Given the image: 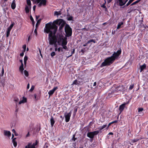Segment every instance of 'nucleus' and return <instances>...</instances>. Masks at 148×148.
Segmentation results:
<instances>
[{
  "instance_id": "nucleus-2",
  "label": "nucleus",
  "mask_w": 148,
  "mask_h": 148,
  "mask_svg": "<svg viewBox=\"0 0 148 148\" xmlns=\"http://www.w3.org/2000/svg\"><path fill=\"white\" fill-rule=\"evenodd\" d=\"M58 23V21L56 20L53 21V23L50 22L47 24V25H48L51 30H53V34H56L58 29V27L56 25H57Z\"/></svg>"
},
{
  "instance_id": "nucleus-37",
  "label": "nucleus",
  "mask_w": 148,
  "mask_h": 148,
  "mask_svg": "<svg viewBox=\"0 0 148 148\" xmlns=\"http://www.w3.org/2000/svg\"><path fill=\"white\" fill-rule=\"evenodd\" d=\"M48 143H46L44 146H43V148H48Z\"/></svg>"
},
{
  "instance_id": "nucleus-62",
  "label": "nucleus",
  "mask_w": 148,
  "mask_h": 148,
  "mask_svg": "<svg viewBox=\"0 0 148 148\" xmlns=\"http://www.w3.org/2000/svg\"><path fill=\"white\" fill-rule=\"evenodd\" d=\"M61 47H59L58 49V52H60L61 51Z\"/></svg>"
},
{
  "instance_id": "nucleus-3",
  "label": "nucleus",
  "mask_w": 148,
  "mask_h": 148,
  "mask_svg": "<svg viewBox=\"0 0 148 148\" xmlns=\"http://www.w3.org/2000/svg\"><path fill=\"white\" fill-rule=\"evenodd\" d=\"M48 36L49 44L50 45L54 44L56 46V44L57 42V39L56 34H52L51 32L49 33Z\"/></svg>"
},
{
  "instance_id": "nucleus-58",
  "label": "nucleus",
  "mask_w": 148,
  "mask_h": 148,
  "mask_svg": "<svg viewBox=\"0 0 148 148\" xmlns=\"http://www.w3.org/2000/svg\"><path fill=\"white\" fill-rule=\"evenodd\" d=\"M24 54V52H22L20 53V56H23Z\"/></svg>"
},
{
  "instance_id": "nucleus-4",
  "label": "nucleus",
  "mask_w": 148,
  "mask_h": 148,
  "mask_svg": "<svg viewBox=\"0 0 148 148\" xmlns=\"http://www.w3.org/2000/svg\"><path fill=\"white\" fill-rule=\"evenodd\" d=\"M64 31L66 33L65 36L69 37L71 36L72 34V29L70 26L68 24H66L64 28Z\"/></svg>"
},
{
  "instance_id": "nucleus-32",
  "label": "nucleus",
  "mask_w": 148,
  "mask_h": 148,
  "mask_svg": "<svg viewBox=\"0 0 148 148\" xmlns=\"http://www.w3.org/2000/svg\"><path fill=\"white\" fill-rule=\"evenodd\" d=\"M41 20V19H40L38 20L37 21V22L36 25V28H37L38 27V24H40Z\"/></svg>"
},
{
  "instance_id": "nucleus-25",
  "label": "nucleus",
  "mask_w": 148,
  "mask_h": 148,
  "mask_svg": "<svg viewBox=\"0 0 148 148\" xmlns=\"http://www.w3.org/2000/svg\"><path fill=\"white\" fill-rule=\"evenodd\" d=\"M123 24V22H121L118 23L117 27V29H119L121 28V26Z\"/></svg>"
},
{
  "instance_id": "nucleus-19",
  "label": "nucleus",
  "mask_w": 148,
  "mask_h": 148,
  "mask_svg": "<svg viewBox=\"0 0 148 148\" xmlns=\"http://www.w3.org/2000/svg\"><path fill=\"white\" fill-rule=\"evenodd\" d=\"M31 9V6H30L29 8L27 5L25 6V12L26 13H28L29 12L30 9Z\"/></svg>"
},
{
  "instance_id": "nucleus-18",
  "label": "nucleus",
  "mask_w": 148,
  "mask_h": 148,
  "mask_svg": "<svg viewBox=\"0 0 148 148\" xmlns=\"http://www.w3.org/2000/svg\"><path fill=\"white\" fill-rule=\"evenodd\" d=\"M87 136L90 138L92 139L94 137V136L92 132H88L87 134Z\"/></svg>"
},
{
  "instance_id": "nucleus-5",
  "label": "nucleus",
  "mask_w": 148,
  "mask_h": 148,
  "mask_svg": "<svg viewBox=\"0 0 148 148\" xmlns=\"http://www.w3.org/2000/svg\"><path fill=\"white\" fill-rule=\"evenodd\" d=\"M57 21H58V23L57 25L60 26L59 28V31L60 32H62V30L66 24V23L62 19H57Z\"/></svg>"
},
{
  "instance_id": "nucleus-46",
  "label": "nucleus",
  "mask_w": 148,
  "mask_h": 148,
  "mask_svg": "<svg viewBox=\"0 0 148 148\" xmlns=\"http://www.w3.org/2000/svg\"><path fill=\"white\" fill-rule=\"evenodd\" d=\"M54 15H55L58 16L60 15V14L59 13V12L58 11H55Z\"/></svg>"
},
{
  "instance_id": "nucleus-14",
  "label": "nucleus",
  "mask_w": 148,
  "mask_h": 148,
  "mask_svg": "<svg viewBox=\"0 0 148 148\" xmlns=\"http://www.w3.org/2000/svg\"><path fill=\"white\" fill-rule=\"evenodd\" d=\"M67 43V38L66 37H64V38L62 39L61 45L63 46V45H66Z\"/></svg>"
},
{
  "instance_id": "nucleus-31",
  "label": "nucleus",
  "mask_w": 148,
  "mask_h": 148,
  "mask_svg": "<svg viewBox=\"0 0 148 148\" xmlns=\"http://www.w3.org/2000/svg\"><path fill=\"white\" fill-rule=\"evenodd\" d=\"M91 42H94V43H95L96 42V41H95V40H94V39H91V40H88L87 42V44H88L89 43H90Z\"/></svg>"
},
{
  "instance_id": "nucleus-59",
  "label": "nucleus",
  "mask_w": 148,
  "mask_h": 148,
  "mask_svg": "<svg viewBox=\"0 0 148 148\" xmlns=\"http://www.w3.org/2000/svg\"><path fill=\"white\" fill-rule=\"evenodd\" d=\"M36 5H34L33 7V10L34 11H35V9H36Z\"/></svg>"
},
{
  "instance_id": "nucleus-60",
  "label": "nucleus",
  "mask_w": 148,
  "mask_h": 148,
  "mask_svg": "<svg viewBox=\"0 0 148 148\" xmlns=\"http://www.w3.org/2000/svg\"><path fill=\"white\" fill-rule=\"evenodd\" d=\"M75 49H73V50L71 52V53H72V54H71V55L73 53H75Z\"/></svg>"
},
{
  "instance_id": "nucleus-48",
  "label": "nucleus",
  "mask_w": 148,
  "mask_h": 148,
  "mask_svg": "<svg viewBox=\"0 0 148 148\" xmlns=\"http://www.w3.org/2000/svg\"><path fill=\"white\" fill-rule=\"evenodd\" d=\"M76 139L77 138H75V136L74 135L72 138V140L74 141H75Z\"/></svg>"
},
{
  "instance_id": "nucleus-10",
  "label": "nucleus",
  "mask_w": 148,
  "mask_h": 148,
  "mask_svg": "<svg viewBox=\"0 0 148 148\" xmlns=\"http://www.w3.org/2000/svg\"><path fill=\"white\" fill-rule=\"evenodd\" d=\"M116 88V90L122 91L124 90V87L123 85L120 84L119 86H117V87Z\"/></svg>"
},
{
  "instance_id": "nucleus-9",
  "label": "nucleus",
  "mask_w": 148,
  "mask_h": 148,
  "mask_svg": "<svg viewBox=\"0 0 148 148\" xmlns=\"http://www.w3.org/2000/svg\"><path fill=\"white\" fill-rule=\"evenodd\" d=\"M128 1V0H118L116 3H119L120 6H122L124 5Z\"/></svg>"
},
{
  "instance_id": "nucleus-26",
  "label": "nucleus",
  "mask_w": 148,
  "mask_h": 148,
  "mask_svg": "<svg viewBox=\"0 0 148 148\" xmlns=\"http://www.w3.org/2000/svg\"><path fill=\"white\" fill-rule=\"evenodd\" d=\"M19 71L21 73H23V71L24 69L23 68V64H21V65L19 67Z\"/></svg>"
},
{
  "instance_id": "nucleus-28",
  "label": "nucleus",
  "mask_w": 148,
  "mask_h": 148,
  "mask_svg": "<svg viewBox=\"0 0 148 148\" xmlns=\"http://www.w3.org/2000/svg\"><path fill=\"white\" fill-rule=\"evenodd\" d=\"M139 139L138 138H134L133 139H132L131 140V143H134L136 142H137L139 140Z\"/></svg>"
},
{
  "instance_id": "nucleus-36",
  "label": "nucleus",
  "mask_w": 148,
  "mask_h": 148,
  "mask_svg": "<svg viewBox=\"0 0 148 148\" xmlns=\"http://www.w3.org/2000/svg\"><path fill=\"white\" fill-rule=\"evenodd\" d=\"M27 4L29 6H31V2L30 0H27Z\"/></svg>"
},
{
  "instance_id": "nucleus-12",
  "label": "nucleus",
  "mask_w": 148,
  "mask_h": 148,
  "mask_svg": "<svg viewBox=\"0 0 148 148\" xmlns=\"http://www.w3.org/2000/svg\"><path fill=\"white\" fill-rule=\"evenodd\" d=\"M45 28L46 29L45 30V32H46L47 33H50L51 32L52 34H53L52 31L51 30L48 25H47V24L46 25Z\"/></svg>"
},
{
  "instance_id": "nucleus-7",
  "label": "nucleus",
  "mask_w": 148,
  "mask_h": 148,
  "mask_svg": "<svg viewBox=\"0 0 148 148\" xmlns=\"http://www.w3.org/2000/svg\"><path fill=\"white\" fill-rule=\"evenodd\" d=\"M37 3H39L38 6L39 7H41L42 5L45 6L46 5L47 1L46 0H36Z\"/></svg>"
},
{
  "instance_id": "nucleus-6",
  "label": "nucleus",
  "mask_w": 148,
  "mask_h": 148,
  "mask_svg": "<svg viewBox=\"0 0 148 148\" xmlns=\"http://www.w3.org/2000/svg\"><path fill=\"white\" fill-rule=\"evenodd\" d=\"M38 143V141L36 140L35 142L32 144V143H28L27 145L25 146V148H35V146H37Z\"/></svg>"
},
{
  "instance_id": "nucleus-42",
  "label": "nucleus",
  "mask_w": 148,
  "mask_h": 148,
  "mask_svg": "<svg viewBox=\"0 0 148 148\" xmlns=\"http://www.w3.org/2000/svg\"><path fill=\"white\" fill-rule=\"evenodd\" d=\"M30 20L34 24V23H35V22L34 21V19H33V18L32 17V15H31L30 16Z\"/></svg>"
},
{
  "instance_id": "nucleus-38",
  "label": "nucleus",
  "mask_w": 148,
  "mask_h": 148,
  "mask_svg": "<svg viewBox=\"0 0 148 148\" xmlns=\"http://www.w3.org/2000/svg\"><path fill=\"white\" fill-rule=\"evenodd\" d=\"M62 34H60L59 35V38H58V40L60 41H61L62 40V39L63 38H62Z\"/></svg>"
},
{
  "instance_id": "nucleus-47",
  "label": "nucleus",
  "mask_w": 148,
  "mask_h": 148,
  "mask_svg": "<svg viewBox=\"0 0 148 148\" xmlns=\"http://www.w3.org/2000/svg\"><path fill=\"white\" fill-rule=\"evenodd\" d=\"M34 86H32L31 89H30V90H29L31 91V92H32V91H33V90H34Z\"/></svg>"
},
{
  "instance_id": "nucleus-33",
  "label": "nucleus",
  "mask_w": 148,
  "mask_h": 148,
  "mask_svg": "<svg viewBox=\"0 0 148 148\" xmlns=\"http://www.w3.org/2000/svg\"><path fill=\"white\" fill-rule=\"evenodd\" d=\"M11 30L7 29L6 32V37H8L9 36Z\"/></svg>"
},
{
  "instance_id": "nucleus-53",
  "label": "nucleus",
  "mask_w": 148,
  "mask_h": 148,
  "mask_svg": "<svg viewBox=\"0 0 148 148\" xmlns=\"http://www.w3.org/2000/svg\"><path fill=\"white\" fill-rule=\"evenodd\" d=\"M37 97V95L36 94H35L34 95V98L36 100V101L38 100V97Z\"/></svg>"
},
{
  "instance_id": "nucleus-56",
  "label": "nucleus",
  "mask_w": 148,
  "mask_h": 148,
  "mask_svg": "<svg viewBox=\"0 0 148 148\" xmlns=\"http://www.w3.org/2000/svg\"><path fill=\"white\" fill-rule=\"evenodd\" d=\"M111 124H111V123H110H110L108 124V126H107V129H108V128L110 126Z\"/></svg>"
},
{
  "instance_id": "nucleus-51",
  "label": "nucleus",
  "mask_w": 148,
  "mask_h": 148,
  "mask_svg": "<svg viewBox=\"0 0 148 148\" xmlns=\"http://www.w3.org/2000/svg\"><path fill=\"white\" fill-rule=\"evenodd\" d=\"M23 48L24 50V51H25L26 48V45H24L23 46Z\"/></svg>"
},
{
  "instance_id": "nucleus-22",
  "label": "nucleus",
  "mask_w": 148,
  "mask_h": 148,
  "mask_svg": "<svg viewBox=\"0 0 148 148\" xmlns=\"http://www.w3.org/2000/svg\"><path fill=\"white\" fill-rule=\"evenodd\" d=\"M50 122L51 125L52 127L53 126L55 123V121L54 120L53 117L52 116H51V118L50 119Z\"/></svg>"
},
{
  "instance_id": "nucleus-45",
  "label": "nucleus",
  "mask_w": 148,
  "mask_h": 148,
  "mask_svg": "<svg viewBox=\"0 0 148 148\" xmlns=\"http://www.w3.org/2000/svg\"><path fill=\"white\" fill-rule=\"evenodd\" d=\"M134 87V84H132L131 85H130V87L129 88V90H132L133 88Z\"/></svg>"
},
{
  "instance_id": "nucleus-57",
  "label": "nucleus",
  "mask_w": 148,
  "mask_h": 148,
  "mask_svg": "<svg viewBox=\"0 0 148 148\" xmlns=\"http://www.w3.org/2000/svg\"><path fill=\"white\" fill-rule=\"evenodd\" d=\"M101 6L104 8H106V6L105 5V4H103Z\"/></svg>"
},
{
  "instance_id": "nucleus-35",
  "label": "nucleus",
  "mask_w": 148,
  "mask_h": 148,
  "mask_svg": "<svg viewBox=\"0 0 148 148\" xmlns=\"http://www.w3.org/2000/svg\"><path fill=\"white\" fill-rule=\"evenodd\" d=\"M24 73L25 74V76L27 77H28L29 76V73L26 70H25L24 71Z\"/></svg>"
},
{
  "instance_id": "nucleus-64",
  "label": "nucleus",
  "mask_w": 148,
  "mask_h": 148,
  "mask_svg": "<svg viewBox=\"0 0 148 148\" xmlns=\"http://www.w3.org/2000/svg\"><path fill=\"white\" fill-rule=\"evenodd\" d=\"M113 133L112 132H110L108 134V135H113Z\"/></svg>"
},
{
  "instance_id": "nucleus-11",
  "label": "nucleus",
  "mask_w": 148,
  "mask_h": 148,
  "mask_svg": "<svg viewBox=\"0 0 148 148\" xmlns=\"http://www.w3.org/2000/svg\"><path fill=\"white\" fill-rule=\"evenodd\" d=\"M58 89V87L56 86L54 87L52 89L49 90L48 92V94L49 95V97L52 95L54 93L55 91Z\"/></svg>"
},
{
  "instance_id": "nucleus-8",
  "label": "nucleus",
  "mask_w": 148,
  "mask_h": 148,
  "mask_svg": "<svg viewBox=\"0 0 148 148\" xmlns=\"http://www.w3.org/2000/svg\"><path fill=\"white\" fill-rule=\"evenodd\" d=\"M71 114V111H70V112L68 113H66V112L65 113L64 116L65 118V121L67 123L70 121Z\"/></svg>"
},
{
  "instance_id": "nucleus-63",
  "label": "nucleus",
  "mask_w": 148,
  "mask_h": 148,
  "mask_svg": "<svg viewBox=\"0 0 148 148\" xmlns=\"http://www.w3.org/2000/svg\"><path fill=\"white\" fill-rule=\"evenodd\" d=\"M97 83L96 82H94L93 85V86H95L96 85Z\"/></svg>"
},
{
  "instance_id": "nucleus-15",
  "label": "nucleus",
  "mask_w": 148,
  "mask_h": 148,
  "mask_svg": "<svg viewBox=\"0 0 148 148\" xmlns=\"http://www.w3.org/2000/svg\"><path fill=\"white\" fill-rule=\"evenodd\" d=\"M4 135L10 137L11 135V132L9 131L4 130L3 131Z\"/></svg>"
},
{
  "instance_id": "nucleus-40",
  "label": "nucleus",
  "mask_w": 148,
  "mask_h": 148,
  "mask_svg": "<svg viewBox=\"0 0 148 148\" xmlns=\"http://www.w3.org/2000/svg\"><path fill=\"white\" fill-rule=\"evenodd\" d=\"M4 73V70L3 67L2 71H1V74H0V76H3V75Z\"/></svg>"
},
{
  "instance_id": "nucleus-34",
  "label": "nucleus",
  "mask_w": 148,
  "mask_h": 148,
  "mask_svg": "<svg viewBox=\"0 0 148 148\" xmlns=\"http://www.w3.org/2000/svg\"><path fill=\"white\" fill-rule=\"evenodd\" d=\"M140 1V0H137V1H135L132 4H131V6L134 5L138 3Z\"/></svg>"
},
{
  "instance_id": "nucleus-16",
  "label": "nucleus",
  "mask_w": 148,
  "mask_h": 148,
  "mask_svg": "<svg viewBox=\"0 0 148 148\" xmlns=\"http://www.w3.org/2000/svg\"><path fill=\"white\" fill-rule=\"evenodd\" d=\"M7 1L8 0H1V4L3 7H5L7 5Z\"/></svg>"
},
{
  "instance_id": "nucleus-61",
  "label": "nucleus",
  "mask_w": 148,
  "mask_h": 148,
  "mask_svg": "<svg viewBox=\"0 0 148 148\" xmlns=\"http://www.w3.org/2000/svg\"><path fill=\"white\" fill-rule=\"evenodd\" d=\"M29 88V84L28 83L27 86V89H28Z\"/></svg>"
},
{
  "instance_id": "nucleus-17",
  "label": "nucleus",
  "mask_w": 148,
  "mask_h": 148,
  "mask_svg": "<svg viewBox=\"0 0 148 148\" xmlns=\"http://www.w3.org/2000/svg\"><path fill=\"white\" fill-rule=\"evenodd\" d=\"M146 64L144 63L143 65L140 66V72H142L144 69H145L146 68Z\"/></svg>"
},
{
  "instance_id": "nucleus-43",
  "label": "nucleus",
  "mask_w": 148,
  "mask_h": 148,
  "mask_svg": "<svg viewBox=\"0 0 148 148\" xmlns=\"http://www.w3.org/2000/svg\"><path fill=\"white\" fill-rule=\"evenodd\" d=\"M56 55V53L55 52L53 51L51 53V57H53V56Z\"/></svg>"
},
{
  "instance_id": "nucleus-49",
  "label": "nucleus",
  "mask_w": 148,
  "mask_h": 148,
  "mask_svg": "<svg viewBox=\"0 0 148 148\" xmlns=\"http://www.w3.org/2000/svg\"><path fill=\"white\" fill-rule=\"evenodd\" d=\"M27 57L26 56H25L24 58V61H27Z\"/></svg>"
},
{
  "instance_id": "nucleus-24",
  "label": "nucleus",
  "mask_w": 148,
  "mask_h": 148,
  "mask_svg": "<svg viewBox=\"0 0 148 148\" xmlns=\"http://www.w3.org/2000/svg\"><path fill=\"white\" fill-rule=\"evenodd\" d=\"M16 139V138H13L12 140V142L14 147H16L17 145V142L15 140Z\"/></svg>"
},
{
  "instance_id": "nucleus-39",
  "label": "nucleus",
  "mask_w": 148,
  "mask_h": 148,
  "mask_svg": "<svg viewBox=\"0 0 148 148\" xmlns=\"http://www.w3.org/2000/svg\"><path fill=\"white\" fill-rule=\"evenodd\" d=\"M14 24L13 23H12V24H11L10 25V26L9 27H8V29H9L10 30H11V29L12 28V27L14 26Z\"/></svg>"
},
{
  "instance_id": "nucleus-23",
  "label": "nucleus",
  "mask_w": 148,
  "mask_h": 148,
  "mask_svg": "<svg viewBox=\"0 0 148 148\" xmlns=\"http://www.w3.org/2000/svg\"><path fill=\"white\" fill-rule=\"evenodd\" d=\"M27 102V99L26 98L23 97V99L20 101L19 102V104H20L22 103H25Z\"/></svg>"
},
{
  "instance_id": "nucleus-13",
  "label": "nucleus",
  "mask_w": 148,
  "mask_h": 148,
  "mask_svg": "<svg viewBox=\"0 0 148 148\" xmlns=\"http://www.w3.org/2000/svg\"><path fill=\"white\" fill-rule=\"evenodd\" d=\"M125 104L123 103L120 106L119 108V110L120 112H121L125 108Z\"/></svg>"
},
{
  "instance_id": "nucleus-30",
  "label": "nucleus",
  "mask_w": 148,
  "mask_h": 148,
  "mask_svg": "<svg viewBox=\"0 0 148 148\" xmlns=\"http://www.w3.org/2000/svg\"><path fill=\"white\" fill-rule=\"evenodd\" d=\"M94 136L97 135L99 132V131L98 130H97L92 132Z\"/></svg>"
},
{
  "instance_id": "nucleus-29",
  "label": "nucleus",
  "mask_w": 148,
  "mask_h": 148,
  "mask_svg": "<svg viewBox=\"0 0 148 148\" xmlns=\"http://www.w3.org/2000/svg\"><path fill=\"white\" fill-rule=\"evenodd\" d=\"M107 126L106 125H104L102 126H100L99 127V131H101L103 129L106 127Z\"/></svg>"
},
{
  "instance_id": "nucleus-1",
  "label": "nucleus",
  "mask_w": 148,
  "mask_h": 148,
  "mask_svg": "<svg viewBox=\"0 0 148 148\" xmlns=\"http://www.w3.org/2000/svg\"><path fill=\"white\" fill-rule=\"evenodd\" d=\"M121 53V50H118L116 52H114L110 57L107 58L104 62L101 64V67L106 66H109L112 64L116 60H118L119 55Z\"/></svg>"
},
{
  "instance_id": "nucleus-20",
  "label": "nucleus",
  "mask_w": 148,
  "mask_h": 148,
  "mask_svg": "<svg viewBox=\"0 0 148 148\" xmlns=\"http://www.w3.org/2000/svg\"><path fill=\"white\" fill-rule=\"evenodd\" d=\"M81 83V82L80 81H78L77 79H76L73 81V84L79 86Z\"/></svg>"
},
{
  "instance_id": "nucleus-41",
  "label": "nucleus",
  "mask_w": 148,
  "mask_h": 148,
  "mask_svg": "<svg viewBox=\"0 0 148 148\" xmlns=\"http://www.w3.org/2000/svg\"><path fill=\"white\" fill-rule=\"evenodd\" d=\"M138 112H141L143 110V108H138Z\"/></svg>"
},
{
  "instance_id": "nucleus-44",
  "label": "nucleus",
  "mask_w": 148,
  "mask_h": 148,
  "mask_svg": "<svg viewBox=\"0 0 148 148\" xmlns=\"http://www.w3.org/2000/svg\"><path fill=\"white\" fill-rule=\"evenodd\" d=\"M62 48L63 49H65L66 50H68V49L67 48V47L66 46V45H63V46H62Z\"/></svg>"
},
{
  "instance_id": "nucleus-27",
  "label": "nucleus",
  "mask_w": 148,
  "mask_h": 148,
  "mask_svg": "<svg viewBox=\"0 0 148 148\" xmlns=\"http://www.w3.org/2000/svg\"><path fill=\"white\" fill-rule=\"evenodd\" d=\"M67 16H69L67 18V20L68 21H73V17L71 16H70V15H67Z\"/></svg>"
},
{
  "instance_id": "nucleus-54",
  "label": "nucleus",
  "mask_w": 148,
  "mask_h": 148,
  "mask_svg": "<svg viewBox=\"0 0 148 148\" xmlns=\"http://www.w3.org/2000/svg\"><path fill=\"white\" fill-rule=\"evenodd\" d=\"M14 101L16 102H17L19 101V99L18 98H16L14 99Z\"/></svg>"
},
{
  "instance_id": "nucleus-50",
  "label": "nucleus",
  "mask_w": 148,
  "mask_h": 148,
  "mask_svg": "<svg viewBox=\"0 0 148 148\" xmlns=\"http://www.w3.org/2000/svg\"><path fill=\"white\" fill-rule=\"evenodd\" d=\"M118 121L117 120H115L114 121H113L111 122V124H113L114 123H117V122H118Z\"/></svg>"
},
{
  "instance_id": "nucleus-21",
  "label": "nucleus",
  "mask_w": 148,
  "mask_h": 148,
  "mask_svg": "<svg viewBox=\"0 0 148 148\" xmlns=\"http://www.w3.org/2000/svg\"><path fill=\"white\" fill-rule=\"evenodd\" d=\"M16 7V4L15 2L14 1H12V2L11 5V8L13 9L14 10L15 9Z\"/></svg>"
},
{
  "instance_id": "nucleus-55",
  "label": "nucleus",
  "mask_w": 148,
  "mask_h": 148,
  "mask_svg": "<svg viewBox=\"0 0 148 148\" xmlns=\"http://www.w3.org/2000/svg\"><path fill=\"white\" fill-rule=\"evenodd\" d=\"M36 28L35 29L34 31V33L36 35V36L37 35V29L36 28Z\"/></svg>"
},
{
  "instance_id": "nucleus-52",
  "label": "nucleus",
  "mask_w": 148,
  "mask_h": 148,
  "mask_svg": "<svg viewBox=\"0 0 148 148\" xmlns=\"http://www.w3.org/2000/svg\"><path fill=\"white\" fill-rule=\"evenodd\" d=\"M131 3L129 1L127 4L125 6H127L131 4Z\"/></svg>"
}]
</instances>
